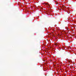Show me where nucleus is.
<instances>
[{"instance_id":"1","label":"nucleus","mask_w":76,"mask_h":76,"mask_svg":"<svg viewBox=\"0 0 76 76\" xmlns=\"http://www.w3.org/2000/svg\"><path fill=\"white\" fill-rule=\"evenodd\" d=\"M61 53H62L63 54H66V51L64 50V51H62L61 52Z\"/></svg>"},{"instance_id":"2","label":"nucleus","mask_w":76,"mask_h":76,"mask_svg":"<svg viewBox=\"0 0 76 76\" xmlns=\"http://www.w3.org/2000/svg\"><path fill=\"white\" fill-rule=\"evenodd\" d=\"M62 9H64V7H62Z\"/></svg>"},{"instance_id":"3","label":"nucleus","mask_w":76,"mask_h":76,"mask_svg":"<svg viewBox=\"0 0 76 76\" xmlns=\"http://www.w3.org/2000/svg\"><path fill=\"white\" fill-rule=\"evenodd\" d=\"M62 10H63V9H62Z\"/></svg>"},{"instance_id":"4","label":"nucleus","mask_w":76,"mask_h":76,"mask_svg":"<svg viewBox=\"0 0 76 76\" xmlns=\"http://www.w3.org/2000/svg\"><path fill=\"white\" fill-rule=\"evenodd\" d=\"M56 4H57V3H56Z\"/></svg>"}]
</instances>
